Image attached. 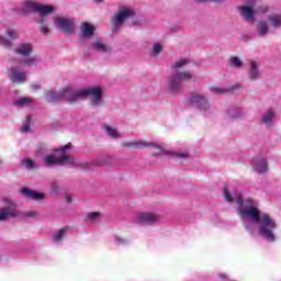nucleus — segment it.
I'll list each match as a JSON object with an SVG mask.
<instances>
[{
	"label": "nucleus",
	"instance_id": "obj_30",
	"mask_svg": "<svg viewBox=\"0 0 281 281\" xmlns=\"http://www.w3.org/2000/svg\"><path fill=\"white\" fill-rule=\"evenodd\" d=\"M257 32L259 36H265L267 32H269V26L267 25V22L265 21H259L257 24Z\"/></svg>",
	"mask_w": 281,
	"mask_h": 281
},
{
	"label": "nucleus",
	"instance_id": "obj_28",
	"mask_svg": "<svg viewBox=\"0 0 281 281\" xmlns=\"http://www.w3.org/2000/svg\"><path fill=\"white\" fill-rule=\"evenodd\" d=\"M5 35L8 37V41H11V43L12 41H16L20 36L19 31H16V29L13 27H8L5 30Z\"/></svg>",
	"mask_w": 281,
	"mask_h": 281
},
{
	"label": "nucleus",
	"instance_id": "obj_29",
	"mask_svg": "<svg viewBox=\"0 0 281 281\" xmlns=\"http://www.w3.org/2000/svg\"><path fill=\"white\" fill-rule=\"evenodd\" d=\"M211 93H215V95H223L224 93H227L232 91V88H223L218 86H214L210 88Z\"/></svg>",
	"mask_w": 281,
	"mask_h": 281
},
{
	"label": "nucleus",
	"instance_id": "obj_16",
	"mask_svg": "<svg viewBox=\"0 0 281 281\" xmlns=\"http://www.w3.org/2000/svg\"><path fill=\"white\" fill-rule=\"evenodd\" d=\"M251 167L257 175H265V172L269 171V165L266 158L252 159Z\"/></svg>",
	"mask_w": 281,
	"mask_h": 281
},
{
	"label": "nucleus",
	"instance_id": "obj_36",
	"mask_svg": "<svg viewBox=\"0 0 281 281\" xmlns=\"http://www.w3.org/2000/svg\"><path fill=\"white\" fill-rule=\"evenodd\" d=\"M22 166H25V168H27L29 170H32L34 169V160L30 158H25L24 160H22Z\"/></svg>",
	"mask_w": 281,
	"mask_h": 281
},
{
	"label": "nucleus",
	"instance_id": "obj_42",
	"mask_svg": "<svg viewBox=\"0 0 281 281\" xmlns=\"http://www.w3.org/2000/svg\"><path fill=\"white\" fill-rule=\"evenodd\" d=\"M176 157H179L180 159H188V153H177L175 154Z\"/></svg>",
	"mask_w": 281,
	"mask_h": 281
},
{
	"label": "nucleus",
	"instance_id": "obj_13",
	"mask_svg": "<svg viewBox=\"0 0 281 281\" xmlns=\"http://www.w3.org/2000/svg\"><path fill=\"white\" fill-rule=\"evenodd\" d=\"M90 49H92V52H98L99 54H111V52H113V47L100 37H97L91 42Z\"/></svg>",
	"mask_w": 281,
	"mask_h": 281
},
{
	"label": "nucleus",
	"instance_id": "obj_27",
	"mask_svg": "<svg viewBox=\"0 0 281 281\" xmlns=\"http://www.w3.org/2000/svg\"><path fill=\"white\" fill-rule=\"evenodd\" d=\"M149 148H154L156 155H161L166 150V145L161 142H151L149 143Z\"/></svg>",
	"mask_w": 281,
	"mask_h": 281
},
{
	"label": "nucleus",
	"instance_id": "obj_23",
	"mask_svg": "<svg viewBox=\"0 0 281 281\" xmlns=\"http://www.w3.org/2000/svg\"><path fill=\"white\" fill-rule=\"evenodd\" d=\"M269 25L271 27H280L281 25V14L280 13H272L268 18Z\"/></svg>",
	"mask_w": 281,
	"mask_h": 281
},
{
	"label": "nucleus",
	"instance_id": "obj_33",
	"mask_svg": "<svg viewBox=\"0 0 281 281\" xmlns=\"http://www.w3.org/2000/svg\"><path fill=\"white\" fill-rule=\"evenodd\" d=\"M164 50V45L159 43H154L153 45V56H159L161 52Z\"/></svg>",
	"mask_w": 281,
	"mask_h": 281
},
{
	"label": "nucleus",
	"instance_id": "obj_12",
	"mask_svg": "<svg viewBox=\"0 0 281 281\" xmlns=\"http://www.w3.org/2000/svg\"><path fill=\"white\" fill-rule=\"evenodd\" d=\"M159 221H161V217L153 212H140L133 217V222L137 225H155V223H159Z\"/></svg>",
	"mask_w": 281,
	"mask_h": 281
},
{
	"label": "nucleus",
	"instance_id": "obj_47",
	"mask_svg": "<svg viewBox=\"0 0 281 281\" xmlns=\"http://www.w3.org/2000/svg\"><path fill=\"white\" fill-rule=\"evenodd\" d=\"M34 89H41V86H33Z\"/></svg>",
	"mask_w": 281,
	"mask_h": 281
},
{
	"label": "nucleus",
	"instance_id": "obj_7",
	"mask_svg": "<svg viewBox=\"0 0 281 281\" xmlns=\"http://www.w3.org/2000/svg\"><path fill=\"white\" fill-rule=\"evenodd\" d=\"M68 100V102H75L74 88L66 87L61 89L59 92L54 90L46 91L45 100L46 102H58V100Z\"/></svg>",
	"mask_w": 281,
	"mask_h": 281
},
{
	"label": "nucleus",
	"instance_id": "obj_32",
	"mask_svg": "<svg viewBox=\"0 0 281 281\" xmlns=\"http://www.w3.org/2000/svg\"><path fill=\"white\" fill-rule=\"evenodd\" d=\"M189 64L190 61L188 59H179L173 64V69H183Z\"/></svg>",
	"mask_w": 281,
	"mask_h": 281
},
{
	"label": "nucleus",
	"instance_id": "obj_21",
	"mask_svg": "<svg viewBox=\"0 0 281 281\" xmlns=\"http://www.w3.org/2000/svg\"><path fill=\"white\" fill-rule=\"evenodd\" d=\"M124 146H127V148H149L150 143L147 140L135 139L124 143Z\"/></svg>",
	"mask_w": 281,
	"mask_h": 281
},
{
	"label": "nucleus",
	"instance_id": "obj_22",
	"mask_svg": "<svg viewBox=\"0 0 281 281\" xmlns=\"http://www.w3.org/2000/svg\"><path fill=\"white\" fill-rule=\"evenodd\" d=\"M103 131L105 135L112 137L113 139H117V137H120V132L117 131V127L113 125H104Z\"/></svg>",
	"mask_w": 281,
	"mask_h": 281
},
{
	"label": "nucleus",
	"instance_id": "obj_35",
	"mask_svg": "<svg viewBox=\"0 0 281 281\" xmlns=\"http://www.w3.org/2000/svg\"><path fill=\"white\" fill-rule=\"evenodd\" d=\"M23 216L25 218H38V211L36 210L26 211L23 213Z\"/></svg>",
	"mask_w": 281,
	"mask_h": 281
},
{
	"label": "nucleus",
	"instance_id": "obj_34",
	"mask_svg": "<svg viewBox=\"0 0 281 281\" xmlns=\"http://www.w3.org/2000/svg\"><path fill=\"white\" fill-rule=\"evenodd\" d=\"M38 63V58L36 57H27L23 60V65H26V67H33V65H36Z\"/></svg>",
	"mask_w": 281,
	"mask_h": 281
},
{
	"label": "nucleus",
	"instance_id": "obj_37",
	"mask_svg": "<svg viewBox=\"0 0 281 281\" xmlns=\"http://www.w3.org/2000/svg\"><path fill=\"white\" fill-rule=\"evenodd\" d=\"M243 115V110H231L229 116L233 117V120H236V117H240Z\"/></svg>",
	"mask_w": 281,
	"mask_h": 281
},
{
	"label": "nucleus",
	"instance_id": "obj_38",
	"mask_svg": "<svg viewBox=\"0 0 281 281\" xmlns=\"http://www.w3.org/2000/svg\"><path fill=\"white\" fill-rule=\"evenodd\" d=\"M31 121H32V119L30 116H27L26 123L22 126V133H29L30 132V122Z\"/></svg>",
	"mask_w": 281,
	"mask_h": 281
},
{
	"label": "nucleus",
	"instance_id": "obj_3",
	"mask_svg": "<svg viewBox=\"0 0 281 281\" xmlns=\"http://www.w3.org/2000/svg\"><path fill=\"white\" fill-rule=\"evenodd\" d=\"M69 150H71V143L58 149L56 155H48L44 157L45 166H80L78 160L69 156Z\"/></svg>",
	"mask_w": 281,
	"mask_h": 281
},
{
	"label": "nucleus",
	"instance_id": "obj_48",
	"mask_svg": "<svg viewBox=\"0 0 281 281\" xmlns=\"http://www.w3.org/2000/svg\"><path fill=\"white\" fill-rule=\"evenodd\" d=\"M194 1H199V0H194Z\"/></svg>",
	"mask_w": 281,
	"mask_h": 281
},
{
	"label": "nucleus",
	"instance_id": "obj_6",
	"mask_svg": "<svg viewBox=\"0 0 281 281\" xmlns=\"http://www.w3.org/2000/svg\"><path fill=\"white\" fill-rule=\"evenodd\" d=\"M19 217L16 202L10 198L2 199V206L0 207V223L8 221V218Z\"/></svg>",
	"mask_w": 281,
	"mask_h": 281
},
{
	"label": "nucleus",
	"instance_id": "obj_17",
	"mask_svg": "<svg viewBox=\"0 0 281 281\" xmlns=\"http://www.w3.org/2000/svg\"><path fill=\"white\" fill-rule=\"evenodd\" d=\"M21 194L26 199H31L32 201H43L45 199V193L31 190L29 188H24L21 190Z\"/></svg>",
	"mask_w": 281,
	"mask_h": 281
},
{
	"label": "nucleus",
	"instance_id": "obj_24",
	"mask_svg": "<svg viewBox=\"0 0 281 281\" xmlns=\"http://www.w3.org/2000/svg\"><path fill=\"white\" fill-rule=\"evenodd\" d=\"M0 45L4 47V49H12L14 47V43L8 40V37L3 36V29L0 27Z\"/></svg>",
	"mask_w": 281,
	"mask_h": 281
},
{
	"label": "nucleus",
	"instance_id": "obj_44",
	"mask_svg": "<svg viewBox=\"0 0 281 281\" xmlns=\"http://www.w3.org/2000/svg\"><path fill=\"white\" fill-rule=\"evenodd\" d=\"M213 1H215V3H223V1L225 0H213Z\"/></svg>",
	"mask_w": 281,
	"mask_h": 281
},
{
	"label": "nucleus",
	"instance_id": "obj_31",
	"mask_svg": "<svg viewBox=\"0 0 281 281\" xmlns=\"http://www.w3.org/2000/svg\"><path fill=\"white\" fill-rule=\"evenodd\" d=\"M32 102V99L23 97L14 101V104L15 106H31Z\"/></svg>",
	"mask_w": 281,
	"mask_h": 281
},
{
	"label": "nucleus",
	"instance_id": "obj_41",
	"mask_svg": "<svg viewBox=\"0 0 281 281\" xmlns=\"http://www.w3.org/2000/svg\"><path fill=\"white\" fill-rule=\"evenodd\" d=\"M114 240H115L116 245H124V244H126V239H124V238H122L120 236H116L114 238Z\"/></svg>",
	"mask_w": 281,
	"mask_h": 281
},
{
	"label": "nucleus",
	"instance_id": "obj_45",
	"mask_svg": "<svg viewBox=\"0 0 281 281\" xmlns=\"http://www.w3.org/2000/svg\"><path fill=\"white\" fill-rule=\"evenodd\" d=\"M94 1V3H102V1H104V0H93Z\"/></svg>",
	"mask_w": 281,
	"mask_h": 281
},
{
	"label": "nucleus",
	"instance_id": "obj_20",
	"mask_svg": "<svg viewBox=\"0 0 281 281\" xmlns=\"http://www.w3.org/2000/svg\"><path fill=\"white\" fill-rule=\"evenodd\" d=\"M276 120V110L269 109L261 116L262 124L266 126H273V121Z\"/></svg>",
	"mask_w": 281,
	"mask_h": 281
},
{
	"label": "nucleus",
	"instance_id": "obj_39",
	"mask_svg": "<svg viewBox=\"0 0 281 281\" xmlns=\"http://www.w3.org/2000/svg\"><path fill=\"white\" fill-rule=\"evenodd\" d=\"M88 218H90V221H99L100 220V212L89 213Z\"/></svg>",
	"mask_w": 281,
	"mask_h": 281
},
{
	"label": "nucleus",
	"instance_id": "obj_8",
	"mask_svg": "<svg viewBox=\"0 0 281 281\" xmlns=\"http://www.w3.org/2000/svg\"><path fill=\"white\" fill-rule=\"evenodd\" d=\"M186 104L187 106H194L195 109H198V111H201L202 113H207V111H210L211 109L207 97L201 93H194L189 95L186 99Z\"/></svg>",
	"mask_w": 281,
	"mask_h": 281
},
{
	"label": "nucleus",
	"instance_id": "obj_46",
	"mask_svg": "<svg viewBox=\"0 0 281 281\" xmlns=\"http://www.w3.org/2000/svg\"><path fill=\"white\" fill-rule=\"evenodd\" d=\"M67 201H68V203H70L71 202V198L67 196Z\"/></svg>",
	"mask_w": 281,
	"mask_h": 281
},
{
	"label": "nucleus",
	"instance_id": "obj_40",
	"mask_svg": "<svg viewBox=\"0 0 281 281\" xmlns=\"http://www.w3.org/2000/svg\"><path fill=\"white\" fill-rule=\"evenodd\" d=\"M259 14H265L266 12H269V7L268 5H261L258 9Z\"/></svg>",
	"mask_w": 281,
	"mask_h": 281
},
{
	"label": "nucleus",
	"instance_id": "obj_1",
	"mask_svg": "<svg viewBox=\"0 0 281 281\" xmlns=\"http://www.w3.org/2000/svg\"><path fill=\"white\" fill-rule=\"evenodd\" d=\"M224 199L228 203L236 201L237 214L241 218V223L247 232L251 236L258 234L268 243H276L278 238V224L271 215L260 212L258 203L254 199L243 198V194L236 193L234 189L226 187L224 188Z\"/></svg>",
	"mask_w": 281,
	"mask_h": 281
},
{
	"label": "nucleus",
	"instance_id": "obj_5",
	"mask_svg": "<svg viewBox=\"0 0 281 281\" xmlns=\"http://www.w3.org/2000/svg\"><path fill=\"white\" fill-rule=\"evenodd\" d=\"M190 80H192V71H180L167 78L166 87L169 91H179L182 82H190Z\"/></svg>",
	"mask_w": 281,
	"mask_h": 281
},
{
	"label": "nucleus",
	"instance_id": "obj_14",
	"mask_svg": "<svg viewBox=\"0 0 281 281\" xmlns=\"http://www.w3.org/2000/svg\"><path fill=\"white\" fill-rule=\"evenodd\" d=\"M9 78L11 82L21 85L27 80V72H25L20 66L11 67L9 70Z\"/></svg>",
	"mask_w": 281,
	"mask_h": 281
},
{
	"label": "nucleus",
	"instance_id": "obj_2",
	"mask_svg": "<svg viewBox=\"0 0 281 281\" xmlns=\"http://www.w3.org/2000/svg\"><path fill=\"white\" fill-rule=\"evenodd\" d=\"M13 12H16L20 16H30V14H38L45 16V14H52L54 7L41 4L36 0H22L20 7H14Z\"/></svg>",
	"mask_w": 281,
	"mask_h": 281
},
{
	"label": "nucleus",
	"instance_id": "obj_10",
	"mask_svg": "<svg viewBox=\"0 0 281 281\" xmlns=\"http://www.w3.org/2000/svg\"><path fill=\"white\" fill-rule=\"evenodd\" d=\"M136 14L135 9L131 8V7H121L119 9V12H116L114 14V16L112 18V25H113V30L115 32V30H117V27H122V25L124 24V21H126V19H133V16Z\"/></svg>",
	"mask_w": 281,
	"mask_h": 281
},
{
	"label": "nucleus",
	"instance_id": "obj_9",
	"mask_svg": "<svg viewBox=\"0 0 281 281\" xmlns=\"http://www.w3.org/2000/svg\"><path fill=\"white\" fill-rule=\"evenodd\" d=\"M246 4L237 7V11L244 21L248 23L256 22V5L258 4V0H245Z\"/></svg>",
	"mask_w": 281,
	"mask_h": 281
},
{
	"label": "nucleus",
	"instance_id": "obj_18",
	"mask_svg": "<svg viewBox=\"0 0 281 281\" xmlns=\"http://www.w3.org/2000/svg\"><path fill=\"white\" fill-rule=\"evenodd\" d=\"M34 52V46L31 43H22L14 48V54L19 56H30Z\"/></svg>",
	"mask_w": 281,
	"mask_h": 281
},
{
	"label": "nucleus",
	"instance_id": "obj_43",
	"mask_svg": "<svg viewBox=\"0 0 281 281\" xmlns=\"http://www.w3.org/2000/svg\"><path fill=\"white\" fill-rule=\"evenodd\" d=\"M41 32L43 34H47V32H49V30L47 29V26H45L44 24H41V27H40Z\"/></svg>",
	"mask_w": 281,
	"mask_h": 281
},
{
	"label": "nucleus",
	"instance_id": "obj_26",
	"mask_svg": "<svg viewBox=\"0 0 281 281\" xmlns=\"http://www.w3.org/2000/svg\"><path fill=\"white\" fill-rule=\"evenodd\" d=\"M67 232H69L68 227L58 229L53 236L54 243H60V240L67 236Z\"/></svg>",
	"mask_w": 281,
	"mask_h": 281
},
{
	"label": "nucleus",
	"instance_id": "obj_25",
	"mask_svg": "<svg viewBox=\"0 0 281 281\" xmlns=\"http://www.w3.org/2000/svg\"><path fill=\"white\" fill-rule=\"evenodd\" d=\"M228 65L229 67H233L234 69H243V59H240V57L238 56H232L228 59Z\"/></svg>",
	"mask_w": 281,
	"mask_h": 281
},
{
	"label": "nucleus",
	"instance_id": "obj_15",
	"mask_svg": "<svg viewBox=\"0 0 281 281\" xmlns=\"http://www.w3.org/2000/svg\"><path fill=\"white\" fill-rule=\"evenodd\" d=\"M95 34V26L89 22H82L79 29V40L87 41Z\"/></svg>",
	"mask_w": 281,
	"mask_h": 281
},
{
	"label": "nucleus",
	"instance_id": "obj_4",
	"mask_svg": "<svg viewBox=\"0 0 281 281\" xmlns=\"http://www.w3.org/2000/svg\"><path fill=\"white\" fill-rule=\"evenodd\" d=\"M75 101L78 98H88L92 106H100L104 98V88L102 87H90L85 89H74Z\"/></svg>",
	"mask_w": 281,
	"mask_h": 281
},
{
	"label": "nucleus",
	"instance_id": "obj_19",
	"mask_svg": "<svg viewBox=\"0 0 281 281\" xmlns=\"http://www.w3.org/2000/svg\"><path fill=\"white\" fill-rule=\"evenodd\" d=\"M248 78L250 80H258L260 78V66L258 65V61L250 60L249 70H248Z\"/></svg>",
	"mask_w": 281,
	"mask_h": 281
},
{
	"label": "nucleus",
	"instance_id": "obj_11",
	"mask_svg": "<svg viewBox=\"0 0 281 281\" xmlns=\"http://www.w3.org/2000/svg\"><path fill=\"white\" fill-rule=\"evenodd\" d=\"M53 22L55 27L60 32H64V34H74V31L76 30V20H74V18L55 16Z\"/></svg>",
	"mask_w": 281,
	"mask_h": 281
}]
</instances>
